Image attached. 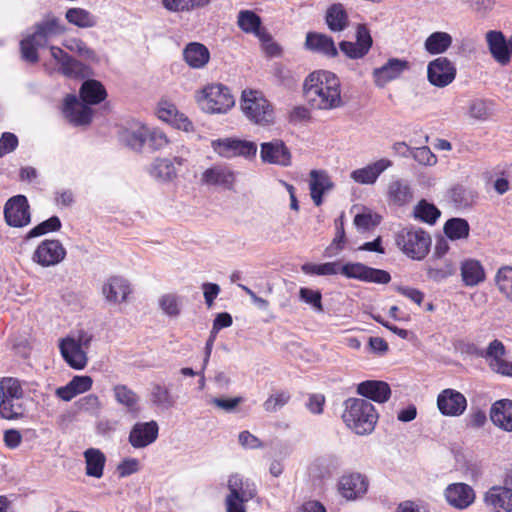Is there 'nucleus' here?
Returning a JSON list of instances; mask_svg holds the SVG:
<instances>
[{
	"instance_id": "nucleus-1",
	"label": "nucleus",
	"mask_w": 512,
	"mask_h": 512,
	"mask_svg": "<svg viewBox=\"0 0 512 512\" xmlns=\"http://www.w3.org/2000/svg\"><path fill=\"white\" fill-rule=\"evenodd\" d=\"M305 99L318 110L337 109L343 105L339 78L329 71H315L309 74L303 84Z\"/></svg>"
},
{
	"instance_id": "nucleus-2",
	"label": "nucleus",
	"mask_w": 512,
	"mask_h": 512,
	"mask_svg": "<svg viewBox=\"0 0 512 512\" xmlns=\"http://www.w3.org/2000/svg\"><path fill=\"white\" fill-rule=\"evenodd\" d=\"M107 96L105 87L97 80H86L80 88L82 102L75 95H67L64 100L63 113L74 125L90 123L92 110L87 104L95 105Z\"/></svg>"
},
{
	"instance_id": "nucleus-3",
	"label": "nucleus",
	"mask_w": 512,
	"mask_h": 512,
	"mask_svg": "<svg viewBox=\"0 0 512 512\" xmlns=\"http://www.w3.org/2000/svg\"><path fill=\"white\" fill-rule=\"evenodd\" d=\"M342 419L350 430L358 435L373 432L378 421L374 406L366 399L349 398L344 402Z\"/></svg>"
},
{
	"instance_id": "nucleus-4",
	"label": "nucleus",
	"mask_w": 512,
	"mask_h": 512,
	"mask_svg": "<svg viewBox=\"0 0 512 512\" xmlns=\"http://www.w3.org/2000/svg\"><path fill=\"white\" fill-rule=\"evenodd\" d=\"M240 108L244 116L256 125L268 126L274 123V108L263 93L258 90H243Z\"/></svg>"
},
{
	"instance_id": "nucleus-5",
	"label": "nucleus",
	"mask_w": 512,
	"mask_h": 512,
	"mask_svg": "<svg viewBox=\"0 0 512 512\" xmlns=\"http://www.w3.org/2000/svg\"><path fill=\"white\" fill-rule=\"evenodd\" d=\"M197 101L202 110L210 114H224L235 104L234 97L229 88L222 84L205 86L198 93Z\"/></svg>"
},
{
	"instance_id": "nucleus-6",
	"label": "nucleus",
	"mask_w": 512,
	"mask_h": 512,
	"mask_svg": "<svg viewBox=\"0 0 512 512\" xmlns=\"http://www.w3.org/2000/svg\"><path fill=\"white\" fill-rule=\"evenodd\" d=\"M399 249L413 260H422L431 246L430 235L419 228H404L395 238Z\"/></svg>"
},
{
	"instance_id": "nucleus-7",
	"label": "nucleus",
	"mask_w": 512,
	"mask_h": 512,
	"mask_svg": "<svg viewBox=\"0 0 512 512\" xmlns=\"http://www.w3.org/2000/svg\"><path fill=\"white\" fill-rule=\"evenodd\" d=\"M92 336L80 333L77 338L67 336L59 340V350L64 361L75 370H83L88 363L87 349Z\"/></svg>"
},
{
	"instance_id": "nucleus-8",
	"label": "nucleus",
	"mask_w": 512,
	"mask_h": 512,
	"mask_svg": "<svg viewBox=\"0 0 512 512\" xmlns=\"http://www.w3.org/2000/svg\"><path fill=\"white\" fill-rule=\"evenodd\" d=\"M211 147L215 153L223 158L244 157L251 159L257 153V145L254 142L233 137L213 140Z\"/></svg>"
},
{
	"instance_id": "nucleus-9",
	"label": "nucleus",
	"mask_w": 512,
	"mask_h": 512,
	"mask_svg": "<svg viewBox=\"0 0 512 512\" xmlns=\"http://www.w3.org/2000/svg\"><path fill=\"white\" fill-rule=\"evenodd\" d=\"M230 495L226 499L227 512H245L243 503L255 496L254 484L244 481L243 478L234 474L228 480Z\"/></svg>"
},
{
	"instance_id": "nucleus-10",
	"label": "nucleus",
	"mask_w": 512,
	"mask_h": 512,
	"mask_svg": "<svg viewBox=\"0 0 512 512\" xmlns=\"http://www.w3.org/2000/svg\"><path fill=\"white\" fill-rule=\"evenodd\" d=\"M7 225L15 228L27 226L31 221L30 207L24 195H16L7 200L4 206Z\"/></svg>"
},
{
	"instance_id": "nucleus-11",
	"label": "nucleus",
	"mask_w": 512,
	"mask_h": 512,
	"mask_svg": "<svg viewBox=\"0 0 512 512\" xmlns=\"http://www.w3.org/2000/svg\"><path fill=\"white\" fill-rule=\"evenodd\" d=\"M339 272L347 278L365 282L387 284L391 280V276L387 271L371 268L362 263H347L342 266L339 265Z\"/></svg>"
},
{
	"instance_id": "nucleus-12",
	"label": "nucleus",
	"mask_w": 512,
	"mask_h": 512,
	"mask_svg": "<svg viewBox=\"0 0 512 512\" xmlns=\"http://www.w3.org/2000/svg\"><path fill=\"white\" fill-rule=\"evenodd\" d=\"M455 77L456 67L446 57H438L428 64L427 78L435 87H446L454 81Z\"/></svg>"
},
{
	"instance_id": "nucleus-13",
	"label": "nucleus",
	"mask_w": 512,
	"mask_h": 512,
	"mask_svg": "<svg viewBox=\"0 0 512 512\" xmlns=\"http://www.w3.org/2000/svg\"><path fill=\"white\" fill-rule=\"evenodd\" d=\"M66 250L58 240H45L34 251L33 260L42 267L59 264L64 260Z\"/></svg>"
},
{
	"instance_id": "nucleus-14",
	"label": "nucleus",
	"mask_w": 512,
	"mask_h": 512,
	"mask_svg": "<svg viewBox=\"0 0 512 512\" xmlns=\"http://www.w3.org/2000/svg\"><path fill=\"white\" fill-rule=\"evenodd\" d=\"M159 426L156 421L137 422L130 429L128 443L135 449L145 448L158 437Z\"/></svg>"
},
{
	"instance_id": "nucleus-15",
	"label": "nucleus",
	"mask_w": 512,
	"mask_h": 512,
	"mask_svg": "<svg viewBox=\"0 0 512 512\" xmlns=\"http://www.w3.org/2000/svg\"><path fill=\"white\" fill-rule=\"evenodd\" d=\"M506 349L504 344L495 339L489 343L486 351L482 356L488 362L489 367L495 373L503 376L512 377V362L507 361L504 356Z\"/></svg>"
},
{
	"instance_id": "nucleus-16",
	"label": "nucleus",
	"mask_w": 512,
	"mask_h": 512,
	"mask_svg": "<svg viewBox=\"0 0 512 512\" xmlns=\"http://www.w3.org/2000/svg\"><path fill=\"white\" fill-rule=\"evenodd\" d=\"M234 171L225 164H214L201 175V183L207 186H216L223 189H232L235 183Z\"/></svg>"
},
{
	"instance_id": "nucleus-17",
	"label": "nucleus",
	"mask_w": 512,
	"mask_h": 512,
	"mask_svg": "<svg viewBox=\"0 0 512 512\" xmlns=\"http://www.w3.org/2000/svg\"><path fill=\"white\" fill-rule=\"evenodd\" d=\"M260 157L264 163L283 167L291 165V153L282 140L274 139L261 144Z\"/></svg>"
},
{
	"instance_id": "nucleus-18",
	"label": "nucleus",
	"mask_w": 512,
	"mask_h": 512,
	"mask_svg": "<svg viewBox=\"0 0 512 512\" xmlns=\"http://www.w3.org/2000/svg\"><path fill=\"white\" fill-rule=\"evenodd\" d=\"M483 501L489 512H512V489L492 486L485 492Z\"/></svg>"
},
{
	"instance_id": "nucleus-19",
	"label": "nucleus",
	"mask_w": 512,
	"mask_h": 512,
	"mask_svg": "<svg viewBox=\"0 0 512 512\" xmlns=\"http://www.w3.org/2000/svg\"><path fill=\"white\" fill-rule=\"evenodd\" d=\"M340 50L351 59L364 57L372 46V38L365 25H359L356 31V42L342 41Z\"/></svg>"
},
{
	"instance_id": "nucleus-20",
	"label": "nucleus",
	"mask_w": 512,
	"mask_h": 512,
	"mask_svg": "<svg viewBox=\"0 0 512 512\" xmlns=\"http://www.w3.org/2000/svg\"><path fill=\"white\" fill-rule=\"evenodd\" d=\"M437 406L446 416H459L467 406L466 398L454 389H445L437 397Z\"/></svg>"
},
{
	"instance_id": "nucleus-21",
	"label": "nucleus",
	"mask_w": 512,
	"mask_h": 512,
	"mask_svg": "<svg viewBox=\"0 0 512 512\" xmlns=\"http://www.w3.org/2000/svg\"><path fill=\"white\" fill-rule=\"evenodd\" d=\"M409 69V62L403 59L391 58L382 67L373 70L374 83L383 88L387 83L397 79Z\"/></svg>"
},
{
	"instance_id": "nucleus-22",
	"label": "nucleus",
	"mask_w": 512,
	"mask_h": 512,
	"mask_svg": "<svg viewBox=\"0 0 512 512\" xmlns=\"http://www.w3.org/2000/svg\"><path fill=\"white\" fill-rule=\"evenodd\" d=\"M64 31L65 27L60 19L49 13L44 16L41 22L35 25L33 39L38 46H45L51 38L64 33Z\"/></svg>"
},
{
	"instance_id": "nucleus-23",
	"label": "nucleus",
	"mask_w": 512,
	"mask_h": 512,
	"mask_svg": "<svg viewBox=\"0 0 512 512\" xmlns=\"http://www.w3.org/2000/svg\"><path fill=\"white\" fill-rule=\"evenodd\" d=\"M445 498L452 507L463 510L475 501V492L465 483H453L445 489Z\"/></svg>"
},
{
	"instance_id": "nucleus-24",
	"label": "nucleus",
	"mask_w": 512,
	"mask_h": 512,
	"mask_svg": "<svg viewBox=\"0 0 512 512\" xmlns=\"http://www.w3.org/2000/svg\"><path fill=\"white\" fill-rule=\"evenodd\" d=\"M393 165L392 161L387 158H381L363 168L356 169L351 172L350 178L362 185H373L378 177Z\"/></svg>"
},
{
	"instance_id": "nucleus-25",
	"label": "nucleus",
	"mask_w": 512,
	"mask_h": 512,
	"mask_svg": "<svg viewBox=\"0 0 512 512\" xmlns=\"http://www.w3.org/2000/svg\"><path fill=\"white\" fill-rule=\"evenodd\" d=\"M368 488V482L359 473L343 475L338 483V491L347 500H354L363 496Z\"/></svg>"
},
{
	"instance_id": "nucleus-26",
	"label": "nucleus",
	"mask_w": 512,
	"mask_h": 512,
	"mask_svg": "<svg viewBox=\"0 0 512 512\" xmlns=\"http://www.w3.org/2000/svg\"><path fill=\"white\" fill-rule=\"evenodd\" d=\"M485 39L493 59L500 65H507L510 62V47L503 33L490 30L486 33Z\"/></svg>"
},
{
	"instance_id": "nucleus-27",
	"label": "nucleus",
	"mask_w": 512,
	"mask_h": 512,
	"mask_svg": "<svg viewBox=\"0 0 512 512\" xmlns=\"http://www.w3.org/2000/svg\"><path fill=\"white\" fill-rule=\"evenodd\" d=\"M130 292L128 281L119 276L108 278L102 286V294L106 301L112 304L124 302Z\"/></svg>"
},
{
	"instance_id": "nucleus-28",
	"label": "nucleus",
	"mask_w": 512,
	"mask_h": 512,
	"mask_svg": "<svg viewBox=\"0 0 512 512\" xmlns=\"http://www.w3.org/2000/svg\"><path fill=\"white\" fill-rule=\"evenodd\" d=\"M305 47L314 53L322 54L326 57H336L338 55L333 39L322 33L308 32Z\"/></svg>"
},
{
	"instance_id": "nucleus-29",
	"label": "nucleus",
	"mask_w": 512,
	"mask_h": 512,
	"mask_svg": "<svg viewBox=\"0 0 512 512\" xmlns=\"http://www.w3.org/2000/svg\"><path fill=\"white\" fill-rule=\"evenodd\" d=\"M413 199L409 183L404 179H392L387 185V201L395 206H404Z\"/></svg>"
},
{
	"instance_id": "nucleus-30",
	"label": "nucleus",
	"mask_w": 512,
	"mask_h": 512,
	"mask_svg": "<svg viewBox=\"0 0 512 512\" xmlns=\"http://www.w3.org/2000/svg\"><path fill=\"white\" fill-rule=\"evenodd\" d=\"M357 393L375 402L384 403L390 398L391 390L386 382L367 380L358 384Z\"/></svg>"
},
{
	"instance_id": "nucleus-31",
	"label": "nucleus",
	"mask_w": 512,
	"mask_h": 512,
	"mask_svg": "<svg viewBox=\"0 0 512 512\" xmlns=\"http://www.w3.org/2000/svg\"><path fill=\"white\" fill-rule=\"evenodd\" d=\"M309 188L314 204L320 206L323 202V194L333 188V183L325 171L312 170L310 172Z\"/></svg>"
},
{
	"instance_id": "nucleus-32",
	"label": "nucleus",
	"mask_w": 512,
	"mask_h": 512,
	"mask_svg": "<svg viewBox=\"0 0 512 512\" xmlns=\"http://www.w3.org/2000/svg\"><path fill=\"white\" fill-rule=\"evenodd\" d=\"M183 57L189 67L201 69L209 62L210 52L205 45L191 42L184 48Z\"/></svg>"
},
{
	"instance_id": "nucleus-33",
	"label": "nucleus",
	"mask_w": 512,
	"mask_h": 512,
	"mask_svg": "<svg viewBox=\"0 0 512 512\" xmlns=\"http://www.w3.org/2000/svg\"><path fill=\"white\" fill-rule=\"evenodd\" d=\"M490 418L498 427L512 431V401L502 399L495 402L491 408Z\"/></svg>"
},
{
	"instance_id": "nucleus-34",
	"label": "nucleus",
	"mask_w": 512,
	"mask_h": 512,
	"mask_svg": "<svg viewBox=\"0 0 512 512\" xmlns=\"http://www.w3.org/2000/svg\"><path fill=\"white\" fill-rule=\"evenodd\" d=\"M158 117L165 121L177 125L178 128L185 131L192 129V123L183 114H179L174 104L161 102L158 107Z\"/></svg>"
},
{
	"instance_id": "nucleus-35",
	"label": "nucleus",
	"mask_w": 512,
	"mask_h": 512,
	"mask_svg": "<svg viewBox=\"0 0 512 512\" xmlns=\"http://www.w3.org/2000/svg\"><path fill=\"white\" fill-rule=\"evenodd\" d=\"M215 0H161L162 7L170 13H190L204 9Z\"/></svg>"
},
{
	"instance_id": "nucleus-36",
	"label": "nucleus",
	"mask_w": 512,
	"mask_h": 512,
	"mask_svg": "<svg viewBox=\"0 0 512 512\" xmlns=\"http://www.w3.org/2000/svg\"><path fill=\"white\" fill-rule=\"evenodd\" d=\"M146 135H148L147 126L135 124L121 130L120 140L131 149L139 151L145 145Z\"/></svg>"
},
{
	"instance_id": "nucleus-37",
	"label": "nucleus",
	"mask_w": 512,
	"mask_h": 512,
	"mask_svg": "<svg viewBox=\"0 0 512 512\" xmlns=\"http://www.w3.org/2000/svg\"><path fill=\"white\" fill-rule=\"evenodd\" d=\"M237 26L246 33L257 37L266 28L262 26V20L252 10H240L237 15Z\"/></svg>"
},
{
	"instance_id": "nucleus-38",
	"label": "nucleus",
	"mask_w": 512,
	"mask_h": 512,
	"mask_svg": "<svg viewBox=\"0 0 512 512\" xmlns=\"http://www.w3.org/2000/svg\"><path fill=\"white\" fill-rule=\"evenodd\" d=\"M86 474L90 477L101 478L106 462L104 453L97 448H88L84 451Z\"/></svg>"
},
{
	"instance_id": "nucleus-39",
	"label": "nucleus",
	"mask_w": 512,
	"mask_h": 512,
	"mask_svg": "<svg viewBox=\"0 0 512 512\" xmlns=\"http://www.w3.org/2000/svg\"><path fill=\"white\" fill-rule=\"evenodd\" d=\"M116 402L124 406L128 412H138L140 397L128 386L117 384L112 388Z\"/></svg>"
},
{
	"instance_id": "nucleus-40",
	"label": "nucleus",
	"mask_w": 512,
	"mask_h": 512,
	"mask_svg": "<svg viewBox=\"0 0 512 512\" xmlns=\"http://www.w3.org/2000/svg\"><path fill=\"white\" fill-rule=\"evenodd\" d=\"M452 42L453 39L449 33L437 31L426 38L424 47L432 55L442 54L450 48Z\"/></svg>"
},
{
	"instance_id": "nucleus-41",
	"label": "nucleus",
	"mask_w": 512,
	"mask_h": 512,
	"mask_svg": "<svg viewBox=\"0 0 512 512\" xmlns=\"http://www.w3.org/2000/svg\"><path fill=\"white\" fill-rule=\"evenodd\" d=\"M455 271V264L449 260L438 262L436 259H433L426 265L428 278L435 282H440L448 278L449 276L453 275Z\"/></svg>"
},
{
	"instance_id": "nucleus-42",
	"label": "nucleus",
	"mask_w": 512,
	"mask_h": 512,
	"mask_svg": "<svg viewBox=\"0 0 512 512\" xmlns=\"http://www.w3.org/2000/svg\"><path fill=\"white\" fill-rule=\"evenodd\" d=\"M326 23L333 32L343 31L348 25V16L342 4H333L326 12Z\"/></svg>"
},
{
	"instance_id": "nucleus-43",
	"label": "nucleus",
	"mask_w": 512,
	"mask_h": 512,
	"mask_svg": "<svg viewBox=\"0 0 512 512\" xmlns=\"http://www.w3.org/2000/svg\"><path fill=\"white\" fill-rule=\"evenodd\" d=\"M66 20L79 28H91L97 24V17L86 9L69 8L65 13Z\"/></svg>"
},
{
	"instance_id": "nucleus-44",
	"label": "nucleus",
	"mask_w": 512,
	"mask_h": 512,
	"mask_svg": "<svg viewBox=\"0 0 512 512\" xmlns=\"http://www.w3.org/2000/svg\"><path fill=\"white\" fill-rule=\"evenodd\" d=\"M461 276L467 286H475L485 278L481 264L476 260H467L461 266Z\"/></svg>"
},
{
	"instance_id": "nucleus-45",
	"label": "nucleus",
	"mask_w": 512,
	"mask_h": 512,
	"mask_svg": "<svg viewBox=\"0 0 512 512\" xmlns=\"http://www.w3.org/2000/svg\"><path fill=\"white\" fill-rule=\"evenodd\" d=\"M150 394L152 403L162 409H170L175 405V398L164 385L152 384Z\"/></svg>"
},
{
	"instance_id": "nucleus-46",
	"label": "nucleus",
	"mask_w": 512,
	"mask_h": 512,
	"mask_svg": "<svg viewBox=\"0 0 512 512\" xmlns=\"http://www.w3.org/2000/svg\"><path fill=\"white\" fill-rule=\"evenodd\" d=\"M444 233L451 240L465 239L469 235V224L462 218H451L444 225Z\"/></svg>"
},
{
	"instance_id": "nucleus-47",
	"label": "nucleus",
	"mask_w": 512,
	"mask_h": 512,
	"mask_svg": "<svg viewBox=\"0 0 512 512\" xmlns=\"http://www.w3.org/2000/svg\"><path fill=\"white\" fill-rule=\"evenodd\" d=\"M23 399H2L0 401V415L2 418L12 420L23 417L25 413Z\"/></svg>"
},
{
	"instance_id": "nucleus-48",
	"label": "nucleus",
	"mask_w": 512,
	"mask_h": 512,
	"mask_svg": "<svg viewBox=\"0 0 512 512\" xmlns=\"http://www.w3.org/2000/svg\"><path fill=\"white\" fill-rule=\"evenodd\" d=\"M150 174L160 181H170L177 175L174 163L169 159H156L152 164Z\"/></svg>"
},
{
	"instance_id": "nucleus-49",
	"label": "nucleus",
	"mask_w": 512,
	"mask_h": 512,
	"mask_svg": "<svg viewBox=\"0 0 512 512\" xmlns=\"http://www.w3.org/2000/svg\"><path fill=\"white\" fill-rule=\"evenodd\" d=\"M499 292L512 303V266L501 267L495 275Z\"/></svg>"
},
{
	"instance_id": "nucleus-50",
	"label": "nucleus",
	"mask_w": 512,
	"mask_h": 512,
	"mask_svg": "<svg viewBox=\"0 0 512 512\" xmlns=\"http://www.w3.org/2000/svg\"><path fill=\"white\" fill-rule=\"evenodd\" d=\"M159 307L169 317L176 318L181 313L180 297L175 293L163 294L158 300Z\"/></svg>"
},
{
	"instance_id": "nucleus-51",
	"label": "nucleus",
	"mask_w": 512,
	"mask_h": 512,
	"mask_svg": "<svg viewBox=\"0 0 512 512\" xmlns=\"http://www.w3.org/2000/svg\"><path fill=\"white\" fill-rule=\"evenodd\" d=\"M414 215L423 222L434 224L440 216V211L434 204L421 200L414 208Z\"/></svg>"
},
{
	"instance_id": "nucleus-52",
	"label": "nucleus",
	"mask_w": 512,
	"mask_h": 512,
	"mask_svg": "<svg viewBox=\"0 0 512 512\" xmlns=\"http://www.w3.org/2000/svg\"><path fill=\"white\" fill-rule=\"evenodd\" d=\"M8 398L23 399V390L17 379L4 378L0 382V401Z\"/></svg>"
},
{
	"instance_id": "nucleus-53",
	"label": "nucleus",
	"mask_w": 512,
	"mask_h": 512,
	"mask_svg": "<svg viewBox=\"0 0 512 512\" xmlns=\"http://www.w3.org/2000/svg\"><path fill=\"white\" fill-rule=\"evenodd\" d=\"M61 72L70 78H84L89 75V68L83 63L69 57L60 67Z\"/></svg>"
},
{
	"instance_id": "nucleus-54",
	"label": "nucleus",
	"mask_w": 512,
	"mask_h": 512,
	"mask_svg": "<svg viewBox=\"0 0 512 512\" xmlns=\"http://www.w3.org/2000/svg\"><path fill=\"white\" fill-rule=\"evenodd\" d=\"M301 270L308 275H334L339 273V263L327 262L322 264L305 263Z\"/></svg>"
},
{
	"instance_id": "nucleus-55",
	"label": "nucleus",
	"mask_w": 512,
	"mask_h": 512,
	"mask_svg": "<svg viewBox=\"0 0 512 512\" xmlns=\"http://www.w3.org/2000/svg\"><path fill=\"white\" fill-rule=\"evenodd\" d=\"M61 228V221L57 216H53L48 220L35 226L27 234V239L44 235L48 232L58 231Z\"/></svg>"
},
{
	"instance_id": "nucleus-56",
	"label": "nucleus",
	"mask_w": 512,
	"mask_h": 512,
	"mask_svg": "<svg viewBox=\"0 0 512 512\" xmlns=\"http://www.w3.org/2000/svg\"><path fill=\"white\" fill-rule=\"evenodd\" d=\"M147 134L145 136V144L152 150H160L167 146L168 139L163 131L147 127Z\"/></svg>"
},
{
	"instance_id": "nucleus-57",
	"label": "nucleus",
	"mask_w": 512,
	"mask_h": 512,
	"mask_svg": "<svg viewBox=\"0 0 512 512\" xmlns=\"http://www.w3.org/2000/svg\"><path fill=\"white\" fill-rule=\"evenodd\" d=\"M39 47L33 39V34L27 36L20 43L22 58L28 62L36 63L39 59L37 53V48Z\"/></svg>"
},
{
	"instance_id": "nucleus-58",
	"label": "nucleus",
	"mask_w": 512,
	"mask_h": 512,
	"mask_svg": "<svg viewBox=\"0 0 512 512\" xmlns=\"http://www.w3.org/2000/svg\"><path fill=\"white\" fill-rule=\"evenodd\" d=\"M257 38L261 43L263 51L270 57H277L281 54V47L274 40L272 35L265 29Z\"/></svg>"
},
{
	"instance_id": "nucleus-59",
	"label": "nucleus",
	"mask_w": 512,
	"mask_h": 512,
	"mask_svg": "<svg viewBox=\"0 0 512 512\" xmlns=\"http://www.w3.org/2000/svg\"><path fill=\"white\" fill-rule=\"evenodd\" d=\"M299 296L302 301L310 304L316 311L323 312V305L321 301L322 296L320 291L303 287L299 291Z\"/></svg>"
},
{
	"instance_id": "nucleus-60",
	"label": "nucleus",
	"mask_w": 512,
	"mask_h": 512,
	"mask_svg": "<svg viewBox=\"0 0 512 512\" xmlns=\"http://www.w3.org/2000/svg\"><path fill=\"white\" fill-rule=\"evenodd\" d=\"M410 156L421 165L433 166L437 162L436 156L432 153L429 147L423 146L412 149Z\"/></svg>"
},
{
	"instance_id": "nucleus-61",
	"label": "nucleus",
	"mask_w": 512,
	"mask_h": 512,
	"mask_svg": "<svg viewBox=\"0 0 512 512\" xmlns=\"http://www.w3.org/2000/svg\"><path fill=\"white\" fill-rule=\"evenodd\" d=\"M290 395L287 392H277L272 394L263 404L264 410L267 412H276L288 403Z\"/></svg>"
},
{
	"instance_id": "nucleus-62",
	"label": "nucleus",
	"mask_w": 512,
	"mask_h": 512,
	"mask_svg": "<svg viewBox=\"0 0 512 512\" xmlns=\"http://www.w3.org/2000/svg\"><path fill=\"white\" fill-rule=\"evenodd\" d=\"M80 410L89 412L91 414H97L101 409V401L95 394H89L77 401Z\"/></svg>"
},
{
	"instance_id": "nucleus-63",
	"label": "nucleus",
	"mask_w": 512,
	"mask_h": 512,
	"mask_svg": "<svg viewBox=\"0 0 512 512\" xmlns=\"http://www.w3.org/2000/svg\"><path fill=\"white\" fill-rule=\"evenodd\" d=\"M380 217L371 213L357 214L354 218V224L359 230H370L371 228L378 225Z\"/></svg>"
},
{
	"instance_id": "nucleus-64",
	"label": "nucleus",
	"mask_w": 512,
	"mask_h": 512,
	"mask_svg": "<svg viewBox=\"0 0 512 512\" xmlns=\"http://www.w3.org/2000/svg\"><path fill=\"white\" fill-rule=\"evenodd\" d=\"M469 115L477 120H485L489 116V108L485 101L475 100L469 105Z\"/></svg>"
}]
</instances>
